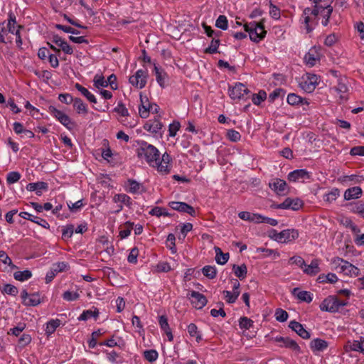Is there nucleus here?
Returning <instances> with one entry per match:
<instances>
[{
  "label": "nucleus",
  "instance_id": "nucleus-62",
  "mask_svg": "<svg viewBox=\"0 0 364 364\" xmlns=\"http://www.w3.org/2000/svg\"><path fill=\"white\" fill-rule=\"evenodd\" d=\"M239 326L242 329H250L253 326V321L250 318L243 316L240 318Z\"/></svg>",
  "mask_w": 364,
  "mask_h": 364
},
{
  "label": "nucleus",
  "instance_id": "nucleus-51",
  "mask_svg": "<svg viewBox=\"0 0 364 364\" xmlns=\"http://www.w3.org/2000/svg\"><path fill=\"white\" fill-rule=\"evenodd\" d=\"M340 196V191L338 188H333L331 191L323 196V200L328 203H331L336 200Z\"/></svg>",
  "mask_w": 364,
  "mask_h": 364
},
{
  "label": "nucleus",
  "instance_id": "nucleus-27",
  "mask_svg": "<svg viewBox=\"0 0 364 364\" xmlns=\"http://www.w3.org/2000/svg\"><path fill=\"white\" fill-rule=\"evenodd\" d=\"M238 216L243 220L260 223L261 215L258 213H251L247 211H242L239 213Z\"/></svg>",
  "mask_w": 364,
  "mask_h": 364
},
{
  "label": "nucleus",
  "instance_id": "nucleus-23",
  "mask_svg": "<svg viewBox=\"0 0 364 364\" xmlns=\"http://www.w3.org/2000/svg\"><path fill=\"white\" fill-rule=\"evenodd\" d=\"M309 346L314 353L321 352L328 347V343L321 338H315L310 342Z\"/></svg>",
  "mask_w": 364,
  "mask_h": 364
},
{
  "label": "nucleus",
  "instance_id": "nucleus-19",
  "mask_svg": "<svg viewBox=\"0 0 364 364\" xmlns=\"http://www.w3.org/2000/svg\"><path fill=\"white\" fill-rule=\"evenodd\" d=\"M289 327L296 332L300 337L304 339H308L310 338V333L307 331L303 326L302 324L296 321H291L289 322Z\"/></svg>",
  "mask_w": 364,
  "mask_h": 364
},
{
  "label": "nucleus",
  "instance_id": "nucleus-36",
  "mask_svg": "<svg viewBox=\"0 0 364 364\" xmlns=\"http://www.w3.org/2000/svg\"><path fill=\"white\" fill-rule=\"evenodd\" d=\"M314 4V7L317 9L322 13L325 11V9L332 7L331 4L334 0H310Z\"/></svg>",
  "mask_w": 364,
  "mask_h": 364
},
{
  "label": "nucleus",
  "instance_id": "nucleus-53",
  "mask_svg": "<svg viewBox=\"0 0 364 364\" xmlns=\"http://www.w3.org/2000/svg\"><path fill=\"white\" fill-rule=\"evenodd\" d=\"M223 294L225 296V299L228 304L235 303L240 295V292L237 291L235 293H233L228 290H224L223 291Z\"/></svg>",
  "mask_w": 364,
  "mask_h": 364
},
{
  "label": "nucleus",
  "instance_id": "nucleus-64",
  "mask_svg": "<svg viewBox=\"0 0 364 364\" xmlns=\"http://www.w3.org/2000/svg\"><path fill=\"white\" fill-rule=\"evenodd\" d=\"M57 46L66 54L71 55L73 53V48L64 39H62Z\"/></svg>",
  "mask_w": 364,
  "mask_h": 364
},
{
  "label": "nucleus",
  "instance_id": "nucleus-4",
  "mask_svg": "<svg viewBox=\"0 0 364 364\" xmlns=\"http://www.w3.org/2000/svg\"><path fill=\"white\" fill-rule=\"evenodd\" d=\"M332 262L337 268H339L340 272L345 275L358 277L360 274V269L357 267L342 258L338 257H335L333 259Z\"/></svg>",
  "mask_w": 364,
  "mask_h": 364
},
{
  "label": "nucleus",
  "instance_id": "nucleus-18",
  "mask_svg": "<svg viewBox=\"0 0 364 364\" xmlns=\"http://www.w3.org/2000/svg\"><path fill=\"white\" fill-rule=\"evenodd\" d=\"M143 127L149 132L161 134L163 124L158 119L155 118L153 120L146 122Z\"/></svg>",
  "mask_w": 364,
  "mask_h": 364
},
{
  "label": "nucleus",
  "instance_id": "nucleus-2",
  "mask_svg": "<svg viewBox=\"0 0 364 364\" xmlns=\"http://www.w3.org/2000/svg\"><path fill=\"white\" fill-rule=\"evenodd\" d=\"M245 31L249 33L250 38L255 43H258L264 38L267 31L264 30V19L259 22L252 21L243 26Z\"/></svg>",
  "mask_w": 364,
  "mask_h": 364
},
{
  "label": "nucleus",
  "instance_id": "nucleus-50",
  "mask_svg": "<svg viewBox=\"0 0 364 364\" xmlns=\"http://www.w3.org/2000/svg\"><path fill=\"white\" fill-rule=\"evenodd\" d=\"M220 45V40L218 38H213L210 45L205 49V53L213 54L218 53V48Z\"/></svg>",
  "mask_w": 364,
  "mask_h": 364
},
{
  "label": "nucleus",
  "instance_id": "nucleus-24",
  "mask_svg": "<svg viewBox=\"0 0 364 364\" xmlns=\"http://www.w3.org/2000/svg\"><path fill=\"white\" fill-rule=\"evenodd\" d=\"M303 271L308 275L315 276L321 272L319 267V260L318 259H313L310 264L304 266Z\"/></svg>",
  "mask_w": 364,
  "mask_h": 364
},
{
  "label": "nucleus",
  "instance_id": "nucleus-58",
  "mask_svg": "<svg viewBox=\"0 0 364 364\" xmlns=\"http://www.w3.org/2000/svg\"><path fill=\"white\" fill-rule=\"evenodd\" d=\"M144 358L149 362H154L158 358L159 354L156 350H147L144 352Z\"/></svg>",
  "mask_w": 364,
  "mask_h": 364
},
{
  "label": "nucleus",
  "instance_id": "nucleus-9",
  "mask_svg": "<svg viewBox=\"0 0 364 364\" xmlns=\"http://www.w3.org/2000/svg\"><path fill=\"white\" fill-rule=\"evenodd\" d=\"M320 309L322 311L335 313L338 311V297L336 296H328L321 303Z\"/></svg>",
  "mask_w": 364,
  "mask_h": 364
},
{
  "label": "nucleus",
  "instance_id": "nucleus-48",
  "mask_svg": "<svg viewBox=\"0 0 364 364\" xmlns=\"http://www.w3.org/2000/svg\"><path fill=\"white\" fill-rule=\"evenodd\" d=\"M364 180L363 176L358 175L344 176L342 181L344 183H350V185L360 183Z\"/></svg>",
  "mask_w": 364,
  "mask_h": 364
},
{
  "label": "nucleus",
  "instance_id": "nucleus-63",
  "mask_svg": "<svg viewBox=\"0 0 364 364\" xmlns=\"http://www.w3.org/2000/svg\"><path fill=\"white\" fill-rule=\"evenodd\" d=\"M94 85L97 88L100 87H107V82H106V80L102 75H96L93 80Z\"/></svg>",
  "mask_w": 364,
  "mask_h": 364
},
{
  "label": "nucleus",
  "instance_id": "nucleus-57",
  "mask_svg": "<svg viewBox=\"0 0 364 364\" xmlns=\"http://www.w3.org/2000/svg\"><path fill=\"white\" fill-rule=\"evenodd\" d=\"M333 7H328L325 9V11H323L322 13L319 14V15H321L323 17L321 23L323 26H326L328 24L329 18L331 17Z\"/></svg>",
  "mask_w": 364,
  "mask_h": 364
},
{
  "label": "nucleus",
  "instance_id": "nucleus-55",
  "mask_svg": "<svg viewBox=\"0 0 364 364\" xmlns=\"http://www.w3.org/2000/svg\"><path fill=\"white\" fill-rule=\"evenodd\" d=\"M275 318L277 321L284 322L289 317L288 313L282 309H277L274 314Z\"/></svg>",
  "mask_w": 364,
  "mask_h": 364
},
{
  "label": "nucleus",
  "instance_id": "nucleus-59",
  "mask_svg": "<svg viewBox=\"0 0 364 364\" xmlns=\"http://www.w3.org/2000/svg\"><path fill=\"white\" fill-rule=\"evenodd\" d=\"M175 240L176 237L173 233L168 235L166 244V247L171 250L172 253H175L176 252Z\"/></svg>",
  "mask_w": 364,
  "mask_h": 364
},
{
  "label": "nucleus",
  "instance_id": "nucleus-33",
  "mask_svg": "<svg viewBox=\"0 0 364 364\" xmlns=\"http://www.w3.org/2000/svg\"><path fill=\"white\" fill-rule=\"evenodd\" d=\"M232 270L235 276L240 280H243L247 276V269L245 264L241 265L233 264Z\"/></svg>",
  "mask_w": 364,
  "mask_h": 364
},
{
  "label": "nucleus",
  "instance_id": "nucleus-46",
  "mask_svg": "<svg viewBox=\"0 0 364 364\" xmlns=\"http://www.w3.org/2000/svg\"><path fill=\"white\" fill-rule=\"evenodd\" d=\"M74 230V225L72 224L63 226L62 229V239L65 241H67L71 238L73 235Z\"/></svg>",
  "mask_w": 364,
  "mask_h": 364
},
{
  "label": "nucleus",
  "instance_id": "nucleus-30",
  "mask_svg": "<svg viewBox=\"0 0 364 364\" xmlns=\"http://www.w3.org/2000/svg\"><path fill=\"white\" fill-rule=\"evenodd\" d=\"M75 87L83 95L87 100L92 103H97V99L87 88L84 87L79 83L75 85Z\"/></svg>",
  "mask_w": 364,
  "mask_h": 364
},
{
  "label": "nucleus",
  "instance_id": "nucleus-39",
  "mask_svg": "<svg viewBox=\"0 0 364 364\" xmlns=\"http://www.w3.org/2000/svg\"><path fill=\"white\" fill-rule=\"evenodd\" d=\"M188 332L191 337H195L197 343L202 341L201 333L198 331L195 323H190L187 327Z\"/></svg>",
  "mask_w": 364,
  "mask_h": 364
},
{
  "label": "nucleus",
  "instance_id": "nucleus-49",
  "mask_svg": "<svg viewBox=\"0 0 364 364\" xmlns=\"http://www.w3.org/2000/svg\"><path fill=\"white\" fill-rule=\"evenodd\" d=\"M202 272L204 276L210 279H213L216 277L217 270L215 266L206 265L203 267Z\"/></svg>",
  "mask_w": 364,
  "mask_h": 364
},
{
  "label": "nucleus",
  "instance_id": "nucleus-11",
  "mask_svg": "<svg viewBox=\"0 0 364 364\" xmlns=\"http://www.w3.org/2000/svg\"><path fill=\"white\" fill-rule=\"evenodd\" d=\"M147 73L143 70H138L135 75L129 77V82L134 87L142 89L146 84Z\"/></svg>",
  "mask_w": 364,
  "mask_h": 364
},
{
  "label": "nucleus",
  "instance_id": "nucleus-14",
  "mask_svg": "<svg viewBox=\"0 0 364 364\" xmlns=\"http://www.w3.org/2000/svg\"><path fill=\"white\" fill-rule=\"evenodd\" d=\"M168 205L174 210L180 213H186L191 216L196 215V210L194 208L186 203L179 201H171Z\"/></svg>",
  "mask_w": 364,
  "mask_h": 364
},
{
  "label": "nucleus",
  "instance_id": "nucleus-1",
  "mask_svg": "<svg viewBox=\"0 0 364 364\" xmlns=\"http://www.w3.org/2000/svg\"><path fill=\"white\" fill-rule=\"evenodd\" d=\"M139 147L136 149L137 156L144 159L150 166L155 167V164L160 160V153L153 145L145 141H138Z\"/></svg>",
  "mask_w": 364,
  "mask_h": 364
},
{
  "label": "nucleus",
  "instance_id": "nucleus-7",
  "mask_svg": "<svg viewBox=\"0 0 364 364\" xmlns=\"http://www.w3.org/2000/svg\"><path fill=\"white\" fill-rule=\"evenodd\" d=\"M303 205L304 203L302 200L298 198H287L282 203L273 204L272 208L275 209L298 210L303 206Z\"/></svg>",
  "mask_w": 364,
  "mask_h": 364
},
{
  "label": "nucleus",
  "instance_id": "nucleus-38",
  "mask_svg": "<svg viewBox=\"0 0 364 364\" xmlns=\"http://www.w3.org/2000/svg\"><path fill=\"white\" fill-rule=\"evenodd\" d=\"M154 70L155 73L156 78L157 82L159 84L161 87L164 86L165 83V76L166 73L164 72V70L159 68L158 65H156V63H154Z\"/></svg>",
  "mask_w": 364,
  "mask_h": 364
},
{
  "label": "nucleus",
  "instance_id": "nucleus-22",
  "mask_svg": "<svg viewBox=\"0 0 364 364\" xmlns=\"http://www.w3.org/2000/svg\"><path fill=\"white\" fill-rule=\"evenodd\" d=\"M141 105L139 106V112L141 118L146 119L149 115V100L146 96L140 94Z\"/></svg>",
  "mask_w": 364,
  "mask_h": 364
},
{
  "label": "nucleus",
  "instance_id": "nucleus-35",
  "mask_svg": "<svg viewBox=\"0 0 364 364\" xmlns=\"http://www.w3.org/2000/svg\"><path fill=\"white\" fill-rule=\"evenodd\" d=\"M73 107L76 109L77 113L86 114L88 112L87 105L83 101L78 97L75 98L73 101Z\"/></svg>",
  "mask_w": 364,
  "mask_h": 364
},
{
  "label": "nucleus",
  "instance_id": "nucleus-3",
  "mask_svg": "<svg viewBox=\"0 0 364 364\" xmlns=\"http://www.w3.org/2000/svg\"><path fill=\"white\" fill-rule=\"evenodd\" d=\"M321 11L313 8H306L301 16L302 23L304 24L306 33L311 32L318 23V16Z\"/></svg>",
  "mask_w": 364,
  "mask_h": 364
},
{
  "label": "nucleus",
  "instance_id": "nucleus-56",
  "mask_svg": "<svg viewBox=\"0 0 364 364\" xmlns=\"http://www.w3.org/2000/svg\"><path fill=\"white\" fill-rule=\"evenodd\" d=\"M21 174L18 171H11L7 174L6 182L8 184L16 183L21 178Z\"/></svg>",
  "mask_w": 364,
  "mask_h": 364
},
{
  "label": "nucleus",
  "instance_id": "nucleus-52",
  "mask_svg": "<svg viewBox=\"0 0 364 364\" xmlns=\"http://www.w3.org/2000/svg\"><path fill=\"white\" fill-rule=\"evenodd\" d=\"M215 26L223 31L227 30L228 27V21L227 17L224 15H220L215 21Z\"/></svg>",
  "mask_w": 364,
  "mask_h": 364
},
{
  "label": "nucleus",
  "instance_id": "nucleus-34",
  "mask_svg": "<svg viewBox=\"0 0 364 364\" xmlns=\"http://www.w3.org/2000/svg\"><path fill=\"white\" fill-rule=\"evenodd\" d=\"M287 102L290 105H293V106H295V105H303V104H306L308 105V102L305 100V99H303L302 97H301L300 96L294 94V93H290L287 96Z\"/></svg>",
  "mask_w": 364,
  "mask_h": 364
},
{
  "label": "nucleus",
  "instance_id": "nucleus-6",
  "mask_svg": "<svg viewBox=\"0 0 364 364\" xmlns=\"http://www.w3.org/2000/svg\"><path fill=\"white\" fill-rule=\"evenodd\" d=\"M229 96L232 100H247L250 98L248 95L250 91L241 82H237L233 87H229Z\"/></svg>",
  "mask_w": 364,
  "mask_h": 364
},
{
  "label": "nucleus",
  "instance_id": "nucleus-15",
  "mask_svg": "<svg viewBox=\"0 0 364 364\" xmlns=\"http://www.w3.org/2000/svg\"><path fill=\"white\" fill-rule=\"evenodd\" d=\"M269 187L277 195L284 196L288 193L287 184L285 181L280 178H274L269 183Z\"/></svg>",
  "mask_w": 364,
  "mask_h": 364
},
{
  "label": "nucleus",
  "instance_id": "nucleus-41",
  "mask_svg": "<svg viewBox=\"0 0 364 364\" xmlns=\"http://www.w3.org/2000/svg\"><path fill=\"white\" fill-rule=\"evenodd\" d=\"M60 325V320L59 319H52L46 323V334L47 336H50L53 334L56 328Z\"/></svg>",
  "mask_w": 364,
  "mask_h": 364
},
{
  "label": "nucleus",
  "instance_id": "nucleus-47",
  "mask_svg": "<svg viewBox=\"0 0 364 364\" xmlns=\"http://www.w3.org/2000/svg\"><path fill=\"white\" fill-rule=\"evenodd\" d=\"M113 200L115 203L120 202L122 204H124L129 207L132 205L131 198L124 193L116 194L113 198Z\"/></svg>",
  "mask_w": 364,
  "mask_h": 364
},
{
  "label": "nucleus",
  "instance_id": "nucleus-12",
  "mask_svg": "<svg viewBox=\"0 0 364 364\" xmlns=\"http://www.w3.org/2000/svg\"><path fill=\"white\" fill-rule=\"evenodd\" d=\"M275 341L282 343V344L279 345L280 347L289 348L296 355H299L301 353V349L298 343L289 337L277 336L275 338Z\"/></svg>",
  "mask_w": 364,
  "mask_h": 364
},
{
  "label": "nucleus",
  "instance_id": "nucleus-37",
  "mask_svg": "<svg viewBox=\"0 0 364 364\" xmlns=\"http://www.w3.org/2000/svg\"><path fill=\"white\" fill-rule=\"evenodd\" d=\"M215 260L219 264H225L229 259V253H223L220 247H215Z\"/></svg>",
  "mask_w": 364,
  "mask_h": 364
},
{
  "label": "nucleus",
  "instance_id": "nucleus-21",
  "mask_svg": "<svg viewBox=\"0 0 364 364\" xmlns=\"http://www.w3.org/2000/svg\"><path fill=\"white\" fill-rule=\"evenodd\" d=\"M19 216L24 219L31 220V221L42 226L44 228H46V229L50 228L49 223L45 219L41 218L37 216H34L27 212H21L19 213Z\"/></svg>",
  "mask_w": 364,
  "mask_h": 364
},
{
  "label": "nucleus",
  "instance_id": "nucleus-20",
  "mask_svg": "<svg viewBox=\"0 0 364 364\" xmlns=\"http://www.w3.org/2000/svg\"><path fill=\"white\" fill-rule=\"evenodd\" d=\"M291 294L300 301L310 303L313 299V294L311 292L307 291H301L298 287L294 288L291 291Z\"/></svg>",
  "mask_w": 364,
  "mask_h": 364
},
{
  "label": "nucleus",
  "instance_id": "nucleus-44",
  "mask_svg": "<svg viewBox=\"0 0 364 364\" xmlns=\"http://www.w3.org/2000/svg\"><path fill=\"white\" fill-rule=\"evenodd\" d=\"M134 223L129 221L126 222L123 227L121 228L119 231V237L122 239H124L130 235L131 231L133 228Z\"/></svg>",
  "mask_w": 364,
  "mask_h": 364
},
{
  "label": "nucleus",
  "instance_id": "nucleus-31",
  "mask_svg": "<svg viewBox=\"0 0 364 364\" xmlns=\"http://www.w3.org/2000/svg\"><path fill=\"white\" fill-rule=\"evenodd\" d=\"M98 316H99L98 309L96 307H92V309H91L83 311V312L81 314V315L80 316L78 319L80 321H87V319H89L92 317H93L96 319L98 317Z\"/></svg>",
  "mask_w": 364,
  "mask_h": 364
},
{
  "label": "nucleus",
  "instance_id": "nucleus-60",
  "mask_svg": "<svg viewBox=\"0 0 364 364\" xmlns=\"http://www.w3.org/2000/svg\"><path fill=\"white\" fill-rule=\"evenodd\" d=\"M62 297L65 301H73L77 300L80 297V294L76 291H66L63 294Z\"/></svg>",
  "mask_w": 364,
  "mask_h": 364
},
{
  "label": "nucleus",
  "instance_id": "nucleus-5",
  "mask_svg": "<svg viewBox=\"0 0 364 364\" xmlns=\"http://www.w3.org/2000/svg\"><path fill=\"white\" fill-rule=\"evenodd\" d=\"M48 112L68 130H72L75 127V122L73 121L68 115L58 109L54 106L50 105L48 107Z\"/></svg>",
  "mask_w": 364,
  "mask_h": 364
},
{
  "label": "nucleus",
  "instance_id": "nucleus-61",
  "mask_svg": "<svg viewBox=\"0 0 364 364\" xmlns=\"http://www.w3.org/2000/svg\"><path fill=\"white\" fill-rule=\"evenodd\" d=\"M352 211L364 218V201H358L353 206Z\"/></svg>",
  "mask_w": 364,
  "mask_h": 364
},
{
  "label": "nucleus",
  "instance_id": "nucleus-16",
  "mask_svg": "<svg viewBox=\"0 0 364 364\" xmlns=\"http://www.w3.org/2000/svg\"><path fill=\"white\" fill-rule=\"evenodd\" d=\"M190 295L192 298L191 303L195 308L201 309L206 305L208 300L203 294L196 291H192Z\"/></svg>",
  "mask_w": 364,
  "mask_h": 364
},
{
  "label": "nucleus",
  "instance_id": "nucleus-29",
  "mask_svg": "<svg viewBox=\"0 0 364 364\" xmlns=\"http://www.w3.org/2000/svg\"><path fill=\"white\" fill-rule=\"evenodd\" d=\"M346 78H339L338 80V85L335 87L336 90L341 94L340 98L342 100H346L347 97L345 94L348 91V86L346 83Z\"/></svg>",
  "mask_w": 364,
  "mask_h": 364
},
{
  "label": "nucleus",
  "instance_id": "nucleus-13",
  "mask_svg": "<svg viewBox=\"0 0 364 364\" xmlns=\"http://www.w3.org/2000/svg\"><path fill=\"white\" fill-rule=\"evenodd\" d=\"M21 296L22 299V303L25 306H36L41 304V297L38 293H33L28 294L26 289L21 291Z\"/></svg>",
  "mask_w": 364,
  "mask_h": 364
},
{
  "label": "nucleus",
  "instance_id": "nucleus-42",
  "mask_svg": "<svg viewBox=\"0 0 364 364\" xmlns=\"http://www.w3.org/2000/svg\"><path fill=\"white\" fill-rule=\"evenodd\" d=\"M284 243L295 240L299 237V231L295 229H287L284 230Z\"/></svg>",
  "mask_w": 364,
  "mask_h": 364
},
{
  "label": "nucleus",
  "instance_id": "nucleus-10",
  "mask_svg": "<svg viewBox=\"0 0 364 364\" xmlns=\"http://www.w3.org/2000/svg\"><path fill=\"white\" fill-rule=\"evenodd\" d=\"M15 24H16V16L14 14H10L9 22H8V30H9V33L14 34L16 36V46L18 48H21L23 42H22V38H21V33H20V29L23 28V26H18V28L16 29Z\"/></svg>",
  "mask_w": 364,
  "mask_h": 364
},
{
  "label": "nucleus",
  "instance_id": "nucleus-17",
  "mask_svg": "<svg viewBox=\"0 0 364 364\" xmlns=\"http://www.w3.org/2000/svg\"><path fill=\"white\" fill-rule=\"evenodd\" d=\"M310 178L309 173L306 169H296L288 174L287 178L289 181H304Z\"/></svg>",
  "mask_w": 364,
  "mask_h": 364
},
{
  "label": "nucleus",
  "instance_id": "nucleus-54",
  "mask_svg": "<svg viewBox=\"0 0 364 364\" xmlns=\"http://www.w3.org/2000/svg\"><path fill=\"white\" fill-rule=\"evenodd\" d=\"M285 90L282 88L275 89L272 92H271L269 95V101L273 102L279 97L283 98L285 95Z\"/></svg>",
  "mask_w": 364,
  "mask_h": 364
},
{
  "label": "nucleus",
  "instance_id": "nucleus-8",
  "mask_svg": "<svg viewBox=\"0 0 364 364\" xmlns=\"http://www.w3.org/2000/svg\"><path fill=\"white\" fill-rule=\"evenodd\" d=\"M319 82V77L315 74L307 73L306 78L299 83L300 87L308 93L312 92Z\"/></svg>",
  "mask_w": 364,
  "mask_h": 364
},
{
  "label": "nucleus",
  "instance_id": "nucleus-45",
  "mask_svg": "<svg viewBox=\"0 0 364 364\" xmlns=\"http://www.w3.org/2000/svg\"><path fill=\"white\" fill-rule=\"evenodd\" d=\"M250 97L255 105H259L267 99V93L264 90H259L257 94H252Z\"/></svg>",
  "mask_w": 364,
  "mask_h": 364
},
{
  "label": "nucleus",
  "instance_id": "nucleus-40",
  "mask_svg": "<svg viewBox=\"0 0 364 364\" xmlns=\"http://www.w3.org/2000/svg\"><path fill=\"white\" fill-rule=\"evenodd\" d=\"M127 184L129 185V192L132 193H136L143 191V186L134 179H128Z\"/></svg>",
  "mask_w": 364,
  "mask_h": 364
},
{
  "label": "nucleus",
  "instance_id": "nucleus-26",
  "mask_svg": "<svg viewBox=\"0 0 364 364\" xmlns=\"http://www.w3.org/2000/svg\"><path fill=\"white\" fill-rule=\"evenodd\" d=\"M362 189L359 186L348 188L344 193V198L346 200L359 198L362 195Z\"/></svg>",
  "mask_w": 364,
  "mask_h": 364
},
{
  "label": "nucleus",
  "instance_id": "nucleus-25",
  "mask_svg": "<svg viewBox=\"0 0 364 364\" xmlns=\"http://www.w3.org/2000/svg\"><path fill=\"white\" fill-rule=\"evenodd\" d=\"M159 324L161 328L164 331V333L166 334L168 337V340L169 341H172L173 339V336L172 334V332L171 331V328L169 327V324L168 323V318L166 316L161 315L159 317Z\"/></svg>",
  "mask_w": 364,
  "mask_h": 364
},
{
  "label": "nucleus",
  "instance_id": "nucleus-32",
  "mask_svg": "<svg viewBox=\"0 0 364 364\" xmlns=\"http://www.w3.org/2000/svg\"><path fill=\"white\" fill-rule=\"evenodd\" d=\"M8 266L11 268H16V267L12 264L11 259L4 251H0V269H6Z\"/></svg>",
  "mask_w": 364,
  "mask_h": 364
},
{
  "label": "nucleus",
  "instance_id": "nucleus-28",
  "mask_svg": "<svg viewBox=\"0 0 364 364\" xmlns=\"http://www.w3.org/2000/svg\"><path fill=\"white\" fill-rule=\"evenodd\" d=\"M304 60L308 65L312 67L319 60V55L315 50L311 49L305 55Z\"/></svg>",
  "mask_w": 364,
  "mask_h": 364
},
{
  "label": "nucleus",
  "instance_id": "nucleus-43",
  "mask_svg": "<svg viewBox=\"0 0 364 364\" xmlns=\"http://www.w3.org/2000/svg\"><path fill=\"white\" fill-rule=\"evenodd\" d=\"M32 277V273L30 270L26 269L23 271H17L14 272V277L16 280L24 282L29 279Z\"/></svg>",
  "mask_w": 364,
  "mask_h": 364
}]
</instances>
